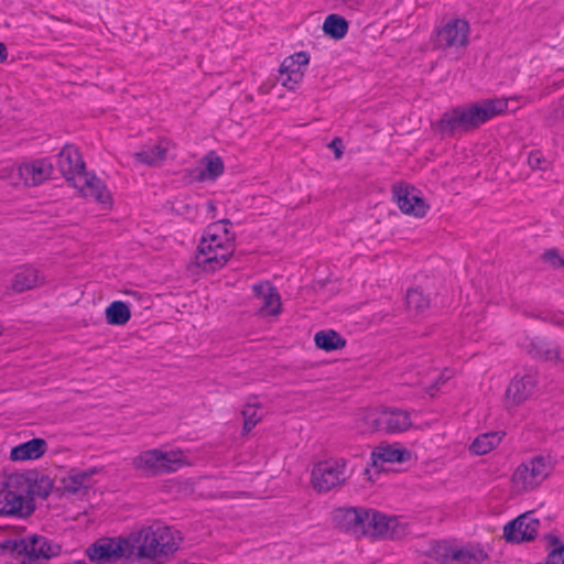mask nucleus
I'll list each match as a JSON object with an SVG mask.
<instances>
[{"instance_id":"1","label":"nucleus","mask_w":564,"mask_h":564,"mask_svg":"<svg viewBox=\"0 0 564 564\" xmlns=\"http://www.w3.org/2000/svg\"><path fill=\"white\" fill-rule=\"evenodd\" d=\"M507 107L508 100L505 98L484 99L475 104L457 106L443 113L438 128L443 134L447 135L470 131L502 113Z\"/></svg>"},{"instance_id":"2","label":"nucleus","mask_w":564,"mask_h":564,"mask_svg":"<svg viewBox=\"0 0 564 564\" xmlns=\"http://www.w3.org/2000/svg\"><path fill=\"white\" fill-rule=\"evenodd\" d=\"M228 219H221L207 227L196 256V263L205 271H215L224 267L234 252L235 234L230 232Z\"/></svg>"},{"instance_id":"3","label":"nucleus","mask_w":564,"mask_h":564,"mask_svg":"<svg viewBox=\"0 0 564 564\" xmlns=\"http://www.w3.org/2000/svg\"><path fill=\"white\" fill-rule=\"evenodd\" d=\"M132 561L156 560L175 552L178 542L169 527L155 524L129 534Z\"/></svg>"},{"instance_id":"4","label":"nucleus","mask_w":564,"mask_h":564,"mask_svg":"<svg viewBox=\"0 0 564 564\" xmlns=\"http://www.w3.org/2000/svg\"><path fill=\"white\" fill-rule=\"evenodd\" d=\"M24 481L19 473L0 478V516L25 518L34 511V503L26 499Z\"/></svg>"},{"instance_id":"5","label":"nucleus","mask_w":564,"mask_h":564,"mask_svg":"<svg viewBox=\"0 0 564 564\" xmlns=\"http://www.w3.org/2000/svg\"><path fill=\"white\" fill-rule=\"evenodd\" d=\"M550 456L536 455L520 464L512 474V487L517 492L536 489L553 471Z\"/></svg>"},{"instance_id":"6","label":"nucleus","mask_w":564,"mask_h":564,"mask_svg":"<svg viewBox=\"0 0 564 564\" xmlns=\"http://www.w3.org/2000/svg\"><path fill=\"white\" fill-rule=\"evenodd\" d=\"M3 549L12 554L23 556L21 564H40V560H48L59 553V545L43 535L32 534L23 539L8 540Z\"/></svg>"},{"instance_id":"7","label":"nucleus","mask_w":564,"mask_h":564,"mask_svg":"<svg viewBox=\"0 0 564 564\" xmlns=\"http://www.w3.org/2000/svg\"><path fill=\"white\" fill-rule=\"evenodd\" d=\"M366 432L398 434L409 431L413 423L411 413L400 408H382L369 411L364 417Z\"/></svg>"},{"instance_id":"8","label":"nucleus","mask_w":564,"mask_h":564,"mask_svg":"<svg viewBox=\"0 0 564 564\" xmlns=\"http://www.w3.org/2000/svg\"><path fill=\"white\" fill-rule=\"evenodd\" d=\"M86 555L97 564H113L121 560L133 562L129 534L100 538L86 549Z\"/></svg>"},{"instance_id":"9","label":"nucleus","mask_w":564,"mask_h":564,"mask_svg":"<svg viewBox=\"0 0 564 564\" xmlns=\"http://www.w3.org/2000/svg\"><path fill=\"white\" fill-rule=\"evenodd\" d=\"M470 26L467 20L449 19L438 26L433 35V44L442 51L458 52L469 43Z\"/></svg>"},{"instance_id":"10","label":"nucleus","mask_w":564,"mask_h":564,"mask_svg":"<svg viewBox=\"0 0 564 564\" xmlns=\"http://www.w3.org/2000/svg\"><path fill=\"white\" fill-rule=\"evenodd\" d=\"M183 463L181 452L150 449L133 458L134 468L151 474L175 471Z\"/></svg>"},{"instance_id":"11","label":"nucleus","mask_w":564,"mask_h":564,"mask_svg":"<svg viewBox=\"0 0 564 564\" xmlns=\"http://www.w3.org/2000/svg\"><path fill=\"white\" fill-rule=\"evenodd\" d=\"M347 477L345 460H326L314 466L311 484L316 491L327 492L344 484Z\"/></svg>"},{"instance_id":"12","label":"nucleus","mask_w":564,"mask_h":564,"mask_svg":"<svg viewBox=\"0 0 564 564\" xmlns=\"http://www.w3.org/2000/svg\"><path fill=\"white\" fill-rule=\"evenodd\" d=\"M408 533L405 522L397 517H388L378 511L370 510L366 535L381 539H401Z\"/></svg>"},{"instance_id":"13","label":"nucleus","mask_w":564,"mask_h":564,"mask_svg":"<svg viewBox=\"0 0 564 564\" xmlns=\"http://www.w3.org/2000/svg\"><path fill=\"white\" fill-rule=\"evenodd\" d=\"M540 521L534 513L525 512L508 522L503 528V538L510 543L532 541L538 533Z\"/></svg>"},{"instance_id":"14","label":"nucleus","mask_w":564,"mask_h":564,"mask_svg":"<svg viewBox=\"0 0 564 564\" xmlns=\"http://www.w3.org/2000/svg\"><path fill=\"white\" fill-rule=\"evenodd\" d=\"M369 511L357 507L338 508L334 511V522L340 530L359 538L366 535Z\"/></svg>"},{"instance_id":"15","label":"nucleus","mask_w":564,"mask_h":564,"mask_svg":"<svg viewBox=\"0 0 564 564\" xmlns=\"http://www.w3.org/2000/svg\"><path fill=\"white\" fill-rule=\"evenodd\" d=\"M56 165L66 181L73 185L78 175L85 173V163L78 150L73 145H65L57 154Z\"/></svg>"},{"instance_id":"16","label":"nucleus","mask_w":564,"mask_h":564,"mask_svg":"<svg viewBox=\"0 0 564 564\" xmlns=\"http://www.w3.org/2000/svg\"><path fill=\"white\" fill-rule=\"evenodd\" d=\"M393 197L402 213L414 217H423L429 205L414 187L398 185L393 187Z\"/></svg>"},{"instance_id":"17","label":"nucleus","mask_w":564,"mask_h":564,"mask_svg":"<svg viewBox=\"0 0 564 564\" xmlns=\"http://www.w3.org/2000/svg\"><path fill=\"white\" fill-rule=\"evenodd\" d=\"M252 292L260 301L258 314L261 316H276L281 313V299L276 289L268 281L252 285Z\"/></svg>"},{"instance_id":"18","label":"nucleus","mask_w":564,"mask_h":564,"mask_svg":"<svg viewBox=\"0 0 564 564\" xmlns=\"http://www.w3.org/2000/svg\"><path fill=\"white\" fill-rule=\"evenodd\" d=\"M85 197H91L102 205L110 204V193L101 180L87 172L78 175V180L73 184Z\"/></svg>"},{"instance_id":"19","label":"nucleus","mask_w":564,"mask_h":564,"mask_svg":"<svg viewBox=\"0 0 564 564\" xmlns=\"http://www.w3.org/2000/svg\"><path fill=\"white\" fill-rule=\"evenodd\" d=\"M535 386L536 377L533 372H529L522 377H516L507 388V400L511 404L518 405L533 393Z\"/></svg>"},{"instance_id":"20","label":"nucleus","mask_w":564,"mask_h":564,"mask_svg":"<svg viewBox=\"0 0 564 564\" xmlns=\"http://www.w3.org/2000/svg\"><path fill=\"white\" fill-rule=\"evenodd\" d=\"M22 480H25L24 485L26 491V499L33 503L35 497L46 498L53 487L51 478L46 475H41L34 470L26 473H19Z\"/></svg>"},{"instance_id":"21","label":"nucleus","mask_w":564,"mask_h":564,"mask_svg":"<svg viewBox=\"0 0 564 564\" xmlns=\"http://www.w3.org/2000/svg\"><path fill=\"white\" fill-rule=\"evenodd\" d=\"M47 451V443L44 438H32L11 448L10 459L12 462L35 460L41 458Z\"/></svg>"},{"instance_id":"22","label":"nucleus","mask_w":564,"mask_h":564,"mask_svg":"<svg viewBox=\"0 0 564 564\" xmlns=\"http://www.w3.org/2000/svg\"><path fill=\"white\" fill-rule=\"evenodd\" d=\"M96 474V469L76 471L63 478V491L65 494L75 495L79 498L87 496L91 488V477Z\"/></svg>"},{"instance_id":"23","label":"nucleus","mask_w":564,"mask_h":564,"mask_svg":"<svg viewBox=\"0 0 564 564\" xmlns=\"http://www.w3.org/2000/svg\"><path fill=\"white\" fill-rule=\"evenodd\" d=\"M53 165L45 159L22 164L23 184L35 186L50 178Z\"/></svg>"},{"instance_id":"24","label":"nucleus","mask_w":564,"mask_h":564,"mask_svg":"<svg viewBox=\"0 0 564 564\" xmlns=\"http://www.w3.org/2000/svg\"><path fill=\"white\" fill-rule=\"evenodd\" d=\"M172 143L169 140H160L154 145L144 147L139 152L134 153V158L140 163L149 166H156L162 164L167 156Z\"/></svg>"},{"instance_id":"25","label":"nucleus","mask_w":564,"mask_h":564,"mask_svg":"<svg viewBox=\"0 0 564 564\" xmlns=\"http://www.w3.org/2000/svg\"><path fill=\"white\" fill-rule=\"evenodd\" d=\"M43 281L44 278L39 270L32 267H24L14 274L11 289L17 293H21L37 288Z\"/></svg>"},{"instance_id":"26","label":"nucleus","mask_w":564,"mask_h":564,"mask_svg":"<svg viewBox=\"0 0 564 564\" xmlns=\"http://www.w3.org/2000/svg\"><path fill=\"white\" fill-rule=\"evenodd\" d=\"M524 348L525 351L533 358H539L546 361L560 360V352L557 347L544 339L533 338L528 345H525Z\"/></svg>"},{"instance_id":"27","label":"nucleus","mask_w":564,"mask_h":564,"mask_svg":"<svg viewBox=\"0 0 564 564\" xmlns=\"http://www.w3.org/2000/svg\"><path fill=\"white\" fill-rule=\"evenodd\" d=\"M455 564H481L488 558L487 552L478 545L456 547L452 555Z\"/></svg>"},{"instance_id":"28","label":"nucleus","mask_w":564,"mask_h":564,"mask_svg":"<svg viewBox=\"0 0 564 564\" xmlns=\"http://www.w3.org/2000/svg\"><path fill=\"white\" fill-rule=\"evenodd\" d=\"M310 63V55L306 52H299L286 57L281 66L280 73H291L295 79H303L304 68Z\"/></svg>"},{"instance_id":"29","label":"nucleus","mask_w":564,"mask_h":564,"mask_svg":"<svg viewBox=\"0 0 564 564\" xmlns=\"http://www.w3.org/2000/svg\"><path fill=\"white\" fill-rule=\"evenodd\" d=\"M503 436L500 432H489L479 435L470 444V452L475 455H485L499 445Z\"/></svg>"},{"instance_id":"30","label":"nucleus","mask_w":564,"mask_h":564,"mask_svg":"<svg viewBox=\"0 0 564 564\" xmlns=\"http://www.w3.org/2000/svg\"><path fill=\"white\" fill-rule=\"evenodd\" d=\"M105 317L109 325L122 326L129 322L131 312L128 304L122 301H115L106 308Z\"/></svg>"},{"instance_id":"31","label":"nucleus","mask_w":564,"mask_h":564,"mask_svg":"<svg viewBox=\"0 0 564 564\" xmlns=\"http://www.w3.org/2000/svg\"><path fill=\"white\" fill-rule=\"evenodd\" d=\"M314 341L318 348L326 351L343 348L346 344L345 339L335 330H321L316 333Z\"/></svg>"},{"instance_id":"32","label":"nucleus","mask_w":564,"mask_h":564,"mask_svg":"<svg viewBox=\"0 0 564 564\" xmlns=\"http://www.w3.org/2000/svg\"><path fill=\"white\" fill-rule=\"evenodd\" d=\"M325 34L334 40L343 39L348 31V22L338 14H329L323 23Z\"/></svg>"},{"instance_id":"33","label":"nucleus","mask_w":564,"mask_h":564,"mask_svg":"<svg viewBox=\"0 0 564 564\" xmlns=\"http://www.w3.org/2000/svg\"><path fill=\"white\" fill-rule=\"evenodd\" d=\"M378 459L387 463H402L405 462L410 457V453L405 449L392 448L390 446L379 447L376 453H373Z\"/></svg>"},{"instance_id":"34","label":"nucleus","mask_w":564,"mask_h":564,"mask_svg":"<svg viewBox=\"0 0 564 564\" xmlns=\"http://www.w3.org/2000/svg\"><path fill=\"white\" fill-rule=\"evenodd\" d=\"M259 404L247 403L241 410L243 416V433H249L262 419V414L258 413Z\"/></svg>"},{"instance_id":"35","label":"nucleus","mask_w":564,"mask_h":564,"mask_svg":"<svg viewBox=\"0 0 564 564\" xmlns=\"http://www.w3.org/2000/svg\"><path fill=\"white\" fill-rule=\"evenodd\" d=\"M206 167L199 172V180H215L224 172V163L218 156H206Z\"/></svg>"},{"instance_id":"36","label":"nucleus","mask_w":564,"mask_h":564,"mask_svg":"<svg viewBox=\"0 0 564 564\" xmlns=\"http://www.w3.org/2000/svg\"><path fill=\"white\" fill-rule=\"evenodd\" d=\"M405 301L408 307L417 313L425 311L430 305L429 299L425 297L424 294L417 289L409 290Z\"/></svg>"},{"instance_id":"37","label":"nucleus","mask_w":564,"mask_h":564,"mask_svg":"<svg viewBox=\"0 0 564 564\" xmlns=\"http://www.w3.org/2000/svg\"><path fill=\"white\" fill-rule=\"evenodd\" d=\"M456 547L448 545L447 543H437L433 550V556L441 564H455V561L452 558V555L455 553Z\"/></svg>"},{"instance_id":"38","label":"nucleus","mask_w":564,"mask_h":564,"mask_svg":"<svg viewBox=\"0 0 564 564\" xmlns=\"http://www.w3.org/2000/svg\"><path fill=\"white\" fill-rule=\"evenodd\" d=\"M0 178L8 181L11 185L23 183L22 164L19 166H3L0 169Z\"/></svg>"},{"instance_id":"39","label":"nucleus","mask_w":564,"mask_h":564,"mask_svg":"<svg viewBox=\"0 0 564 564\" xmlns=\"http://www.w3.org/2000/svg\"><path fill=\"white\" fill-rule=\"evenodd\" d=\"M527 162L532 170L546 171L550 167V161L539 151L529 153Z\"/></svg>"},{"instance_id":"40","label":"nucleus","mask_w":564,"mask_h":564,"mask_svg":"<svg viewBox=\"0 0 564 564\" xmlns=\"http://www.w3.org/2000/svg\"><path fill=\"white\" fill-rule=\"evenodd\" d=\"M543 259L554 268L564 267V257L560 256L555 249L546 250L543 253Z\"/></svg>"},{"instance_id":"41","label":"nucleus","mask_w":564,"mask_h":564,"mask_svg":"<svg viewBox=\"0 0 564 564\" xmlns=\"http://www.w3.org/2000/svg\"><path fill=\"white\" fill-rule=\"evenodd\" d=\"M453 377V371L445 369L437 378V380L426 388V392L433 395L434 391L438 390L442 384Z\"/></svg>"},{"instance_id":"42","label":"nucleus","mask_w":564,"mask_h":564,"mask_svg":"<svg viewBox=\"0 0 564 564\" xmlns=\"http://www.w3.org/2000/svg\"><path fill=\"white\" fill-rule=\"evenodd\" d=\"M279 82L289 90H293L302 82V79H295L291 73H280Z\"/></svg>"},{"instance_id":"43","label":"nucleus","mask_w":564,"mask_h":564,"mask_svg":"<svg viewBox=\"0 0 564 564\" xmlns=\"http://www.w3.org/2000/svg\"><path fill=\"white\" fill-rule=\"evenodd\" d=\"M329 148L334 150L335 158L340 159L343 156V143L339 138H335L330 143Z\"/></svg>"},{"instance_id":"44","label":"nucleus","mask_w":564,"mask_h":564,"mask_svg":"<svg viewBox=\"0 0 564 564\" xmlns=\"http://www.w3.org/2000/svg\"><path fill=\"white\" fill-rule=\"evenodd\" d=\"M553 118L555 120L564 118V98L560 101L558 107L554 110Z\"/></svg>"},{"instance_id":"45","label":"nucleus","mask_w":564,"mask_h":564,"mask_svg":"<svg viewBox=\"0 0 564 564\" xmlns=\"http://www.w3.org/2000/svg\"><path fill=\"white\" fill-rule=\"evenodd\" d=\"M8 57V51L3 43L0 42V63L4 62Z\"/></svg>"},{"instance_id":"46","label":"nucleus","mask_w":564,"mask_h":564,"mask_svg":"<svg viewBox=\"0 0 564 564\" xmlns=\"http://www.w3.org/2000/svg\"><path fill=\"white\" fill-rule=\"evenodd\" d=\"M208 209L209 210H214L215 209V205L213 202H208Z\"/></svg>"}]
</instances>
